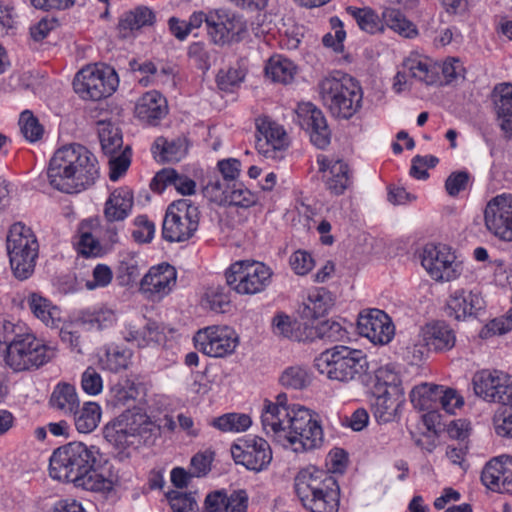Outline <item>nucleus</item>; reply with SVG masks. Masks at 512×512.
Masks as SVG:
<instances>
[{
    "label": "nucleus",
    "instance_id": "f257e3e1",
    "mask_svg": "<svg viewBox=\"0 0 512 512\" xmlns=\"http://www.w3.org/2000/svg\"><path fill=\"white\" fill-rule=\"evenodd\" d=\"M102 464L98 447L74 441L54 450L50 457L49 473L54 479L71 482L88 491L100 492L110 485L99 473Z\"/></svg>",
    "mask_w": 512,
    "mask_h": 512
},
{
    "label": "nucleus",
    "instance_id": "f03ea898",
    "mask_svg": "<svg viewBox=\"0 0 512 512\" xmlns=\"http://www.w3.org/2000/svg\"><path fill=\"white\" fill-rule=\"evenodd\" d=\"M47 177L54 189L67 194L79 193L98 179L97 158L81 144L65 145L50 159Z\"/></svg>",
    "mask_w": 512,
    "mask_h": 512
},
{
    "label": "nucleus",
    "instance_id": "7ed1b4c3",
    "mask_svg": "<svg viewBox=\"0 0 512 512\" xmlns=\"http://www.w3.org/2000/svg\"><path fill=\"white\" fill-rule=\"evenodd\" d=\"M295 493L302 506L310 512H338L340 488L328 472L309 466L294 479Z\"/></svg>",
    "mask_w": 512,
    "mask_h": 512
},
{
    "label": "nucleus",
    "instance_id": "20e7f679",
    "mask_svg": "<svg viewBox=\"0 0 512 512\" xmlns=\"http://www.w3.org/2000/svg\"><path fill=\"white\" fill-rule=\"evenodd\" d=\"M265 433L272 434L283 446L289 444L297 453L315 449L323 441L320 423L313 417L310 410L296 405L292 406L288 417L281 419L280 427L268 429Z\"/></svg>",
    "mask_w": 512,
    "mask_h": 512
},
{
    "label": "nucleus",
    "instance_id": "39448f33",
    "mask_svg": "<svg viewBox=\"0 0 512 512\" xmlns=\"http://www.w3.org/2000/svg\"><path fill=\"white\" fill-rule=\"evenodd\" d=\"M322 104L337 119L348 120L362 107L363 93L360 85L352 77L334 72L318 83Z\"/></svg>",
    "mask_w": 512,
    "mask_h": 512
},
{
    "label": "nucleus",
    "instance_id": "423d86ee",
    "mask_svg": "<svg viewBox=\"0 0 512 512\" xmlns=\"http://www.w3.org/2000/svg\"><path fill=\"white\" fill-rule=\"evenodd\" d=\"M314 366L328 379L347 383L366 374L369 363L362 350L337 345L316 357Z\"/></svg>",
    "mask_w": 512,
    "mask_h": 512
},
{
    "label": "nucleus",
    "instance_id": "0eeeda50",
    "mask_svg": "<svg viewBox=\"0 0 512 512\" xmlns=\"http://www.w3.org/2000/svg\"><path fill=\"white\" fill-rule=\"evenodd\" d=\"M156 425L141 408L127 409L104 428L107 441L119 448L149 443L155 435Z\"/></svg>",
    "mask_w": 512,
    "mask_h": 512
},
{
    "label": "nucleus",
    "instance_id": "6e6552de",
    "mask_svg": "<svg viewBox=\"0 0 512 512\" xmlns=\"http://www.w3.org/2000/svg\"><path fill=\"white\" fill-rule=\"evenodd\" d=\"M7 252L14 276L19 280L28 279L34 272L39 253L32 230L20 222L13 224L7 236Z\"/></svg>",
    "mask_w": 512,
    "mask_h": 512
},
{
    "label": "nucleus",
    "instance_id": "1a4fd4ad",
    "mask_svg": "<svg viewBox=\"0 0 512 512\" xmlns=\"http://www.w3.org/2000/svg\"><path fill=\"white\" fill-rule=\"evenodd\" d=\"M200 212L189 199L173 201L167 208L162 236L168 242H184L191 239L198 229Z\"/></svg>",
    "mask_w": 512,
    "mask_h": 512
},
{
    "label": "nucleus",
    "instance_id": "9d476101",
    "mask_svg": "<svg viewBox=\"0 0 512 512\" xmlns=\"http://www.w3.org/2000/svg\"><path fill=\"white\" fill-rule=\"evenodd\" d=\"M273 272L261 262L240 260L225 272L227 285L240 295H255L271 284Z\"/></svg>",
    "mask_w": 512,
    "mask_h": 512
},
{
    "label": "nucleus",
    "instance_id": "9b49d317",
    "mask_svg": "<svg viewBox=\"0 0 512 512\" xmlns=\"http://www.w3.org/2000/svg\"><path fill=\"white\" fill-rule=\"evenodd\" d=\"M56 356V349L38 339L31 331L9 346L6 363L14 371L38 369Z\"/></svg>",
    "mask_w": 512,
    "mask_h": 512
},
{
    "label": "nucleus",
    "instance_id": "f8f14e48",
    "mask_svg": "<svg viewBox=\"0 0 512 512\" xmlns=\"http://www.w3.org/2000/svg\"><path fill=\"white\" fill-rule=\"evenodd\" d=\"M118 85V75L109 66H86L76 74L73 80L74 91L82 99L92 101L111 96Z\"/></svg>",
    "mask_w": 512,
    "mask_h": 512
},
{
    "label": "nucleus",
    "instance_id": "ddd939ff",
    "mask_svg": "<svg viewBox=\"0 0 512 512\" xmlns=\"http://www.w3.org/2000/svg\"><path fill=\"white\" fill-rule=\"evenodd\" d=\"M421 264L436 281H452L462 272V263L456 261L451 248L445 244H426L421 255Z\"/></svg>",
    "mask_w": 512,
    "mask_h": 512
},
{
    "label": "nucleus",
    "instance_id": "4468645a",
    "mask_svg": "<svg viewBox=\"0 0 512 512\" xmlns=\"http://www.w3.org/2000/svg\"><path fill=\"white\" fill-rule=\"evenodd\" d=\"M483 220L489 234L501 241L512 242V194L502 193L487 201Z\"/></svg>",
    "mask_w": 512,
    "mask_h": 512
},
{
    "label": "nucleus",
    "instance_id": "2eb2a0df",
    "mask_svg": "<svg viewBox=\"0 0 512 512\" xmlns=\"http://www.w3.org/2000/svg\"><path fill=\"white\" fill-rule=\"evenodd\" d=\"M475 394L487 402L512 403V376L499 370H481L472 379Z\"/></svg>",
    "mask_w": 512,
    "mask_h": 512
},
{
    "label": "nucleus",
    "instance_id": "dca6fc26",
    "mask_svg": "<svg viewBox=\"0 0 512 512\" xmlns=\"http://www.w3.org/2000/svg\"><path fill=\"white\" fill-rule=\"evenodd\" d=\"M195 348L203 354L220 358L232 354L238 345V336L227 326H209L193 337Z\"/></svg>",
    "mask_w": 512,
    "mask_h": 512
},
{
    "label": "nucleus",
    "instance_id": "f3484780",
    "mask_svg": "<svg viewBox=\"0 0 512 512\" xmlns=\"http://www.w3.org/2000/svg\"><path fill=\"white\" fill-rule=\"evenodd\" d=\"M231 454L236 464L254 472L266 470L273 458L269 443L258 436L239 439L231 446Z\"/></svg>",
    "mask_w": 512,
    "mask_h": 512
},
{
    "label": "nucleus",
    "instance_id": "a211bd4d",
    "mask_svg": "<svg viewBox=\"0 0 512 512\" xmlns=\"http://www.w3.org/2000/svg\"><path fill=\"white\" fill-rule=\"evenodd\" d=\"M209 37L216 45L238 43L247 34L246 21L235 13L225 10L210 12Z\"/></svg>",
    "mask_w": 512,
    "mask_h": 512
},
{
    "label": "nucleus",
    "instance_id": "6ab92c4d",
    "mask_svg": "<svg viewBox=\"0 0 512 512\" xmlns=\"http://www.w3.org/2000/svg\"><path fill=\"white\" fill-rule=\"evenodd\" d=\"M177 271L167 262L150 267L139 283V291L150 300H162L173 290Z\"/></svg>",
    "mask_w": 512,
    "mask_h": 512
},
{
    "label": "nucleus",
    "instance_id": "aec40b11",
    "mask_svg": "<svg viewBox=\"0 0 512 512\" xmlns=\"http://www.w3.org/2000/svg\"><path fill=\"white\" fill-rule=\"evenodd\" d=\"M256 128L258 152L266 158H282V152L289 145V138L284 128L268 118L258 119Z\"/></svg>",
    "mask_w": 512,
    "mask_h": 512
},
{
    "label": "nucleus",
    "instance_id": "412c9836",
    "mask_svg": "<svg viewBox=\"0 0 512 512\" xmlns=\"http://www.w3.org/2000/svg\"><path fill=\"white\" fill-rule=\"evenodd\" d=\"M357 329L361 336L380 345L388 344L395 334V327L390 317L379 309L362 311L358 316Z\"/></svg>",
    "mask_w": 512,
    "mask_h": 512
},
{
    "label": "nucleus",
    "instance_id": "4be33fe9",
    "mask_svg": "<svg viewBox=\"0 0 512 512\" xmlns=\"http://www.w3.org/2000/svg\"><path fill=\"white\" fill-rule=\"evenodd\" d=\"M297 116L300 126L309 133L310 140L319 149H325L331 140V131L323 112L313 103L298 106Z\"/></svg>",
    "mask_w": 512,
    "mask_h": 512
},
{
    "label": "nucleus",
    "instance_id": "5701e85b",
    "mask_svg": "<svg viewBox=\"0 0 512 512\" xmlns=\"http://www.w3.org/2000/svg\"><path fill=\"white\" fill-rule=\"evenodd\" d=\"M483 308L484 301L480 294L463 288L453 290L446 301L447 315L457 321L477 316Z\"/></svg>",
    "mask_w": 512,
    "mask_h": 512
},
{
    "label": "nucleus",
    "instance_id": "b1692460",
    "mask_svg": "<svg viewBox=\"0 0 512 512\" xmlns=\"http://www.w3.org/2000/svg\"><path fill=\"white\" fill-rule=\"evenodd\" d=\"M317 164L320 172H328L326 175V188L334 195H342L352 183V175L349 166L343 160H329L326 156H319Z\"/></svg>",
    "mask_w": 512,
    "mask_h": 512
},
{
    "label": "nucleus",
    "instance_id": "393cba45",
    "mask_svg": "<svg viewBox=\"0 0 512 512\" xmlns=\"http://www.w3.org/2000/svg\"><path fill=\"white\" fill-rule=\"evenodd\" d=\"M168 112L166 99L156 90L146 92L135 106L136 117L148 125L155 126Z\"/></svg>",
    "mask_w": 512,
    "mask_h": 512
},
{
    "label": "nucleus",
    "instance_id": "a878e982",
    "mask_svg": "<svg viewBox=\"0 0 512 512\" xmlns=\"http://www.w3.org/2000/svg\"><path fill=\"white\" fill-rule=\"evenodd\" d=\"M492 97L498 125L505 138L512 139V84L497 85Z\"/></svg>",
    "mask_w": 512,
    "mask_h": 512
},
{
    "label": "nucleus",
    "instance_id": "bb28decb",
    "mask_svg": "<svg viewBox=\"0 0 512 512\" xmlns=\"http://www.w3.org/2000/svg\"><path fill=\"white\" fill-rule=\"evenodd\" d=\"M134 205L133 193L126 187L115 189L104 205V218L107 223L125 220Z\"/></svg>",
    "mask_w": 512,
    "mask_h": 512
},
{
    "label": "nucleus",
    "instance_id": "cd10ccee",
    "mask_svg": "<svg viewBox=\"0 0 512 512\" xmlns=\"http://www.w3.org/2000/svg\"><path fill=\"white\" fill-rule=\"evenodd\" d=\"M167 186H173L182 195H191L195 193L196 183L172 168H164L153 177L150 188L154 192L162 193Z\"/></svg>",
    "mask_w": 512,
    "mask_h": 512
},
{
    "label": "nucleus",
    "instance_id": "c85d7f7f",
    "mask_svg": "<svg viewBox=\"0 0 512 512\" xmlns=\"http://www.w3.org/2000/svg\"><path fill=\"white\" fill-rule=\"evenodd\" d=\"M423 339L426 346L435 351L450 350L456 342L454 330L444 321L427 324L423 329Z\"/></svg>",
    "mask_w": 512,
    "mask_h": 512
},
{
    "label": "nucleus",
    "instance_id": "c756f323",
    "mask_svg": "<svg viewBox=\"0 0 512 512\" xmlns=\"http://www.w3.org/2000/svg\"><path fill=\"white\" fill-rule=\"evenodd\" d=\"M155 21L156 15L150 8L138 6L120 17L118 31L122 38H127L133 31L152 26Z\"/></svg>",
    "mask_w": 512,
    "mask_h": 512
},
{
    "label": "nucleus",
    "instance_id": "7c9ffc66",
    "mask_svg": "<svg viewBox=\"0 0 512 512\" xmlns=\"http://www.w3.org/2000/svg\"><path fill=\"white\" fill-rule=\"evenodd\" d=\"M27 304L33 315L46 326H57L61 319L60 309L41 294L32 292L27 296Z\"/></svg>",
    "mask_w": 512,
    "mask_h": 512
},
{
    "label": "nucleus",
    "instance_id": "2f4dec72",
    "mask_svg": "<svg viewBox=\"0 0 512 512\" xmlns=\"http://www.w3.org/2000/svg\"><path fill=\"white\" fill-rule=\"evenodd\" d=\"M375 401L372 411L378 423H389L396 418L398 408L402 403V394L391 395L387 391L373 393Z\"/></svg>",
    "mask_w": 512,
    "mask_h": 512
},
{
    "label": "nucleus",
    "instance_id": "473e14b6",
    "mask_svg": "<svg viewBox=\"0 0 512 512\" xmlns=\"http://www.w3.org/2000/svg\"><path fill=\"white\" fill-rule=\"evenodd\" d=\"M440 390V385L422 383L411 390L410 401L414 408L420 411H429L428 416L433 417L434 410L438 408Z\"/></svg>",
    "mask_w": 512,
    "mask_h": 512
},
{
    "label": "nucleus",
    "instance_id": "72a5a7b5",
    "mask_svg": "<svg viewBox=\"0 0 512 512\" xmlns=\"http://www.w3.org/2000/svg\"><path fill=\"white\" fill-rule=\"evenodd\" d=\"M49 403L52 408L71 415L79 408V399L73 385L62 382L55 386Z\"/></svg>",
    "mask_w": 512,
    "mask_h": 512
},
{
    "label": "nucleus",
    "instance_id": "f704fd0d",
    "mask_svg": "<svg viewBox=\"0 0 512 512\" xmlns=\"http://www.w3.org/2000/svg\"><path fill=\"white\" fill-rule=\"evenodd\" d=\"M187 152L185 139L176 138L168 140L164 137H158L152 145L154 157L162 162H177Z\"/></svg>",
    "mask_w": 512,
    "mask_h": 512
},
{
    "label": "nucleus",
    "instance_id": "c9c22d12",
    "mask_svg": "<svg viewBox=\"0 0 512 512\" xmlns=\"http://www.w3.org/2000/svg\"><path fill=\"white\" fill-rule=\"evenodd\" d=\"M287 400V395L280 393L277 395L274 403L267 400L265 401V407L261 414V422L264 431L280 427L281 419L289 416L292 407L287 405Z\"/></svg>",
    "mask_w": 512,
    "mask_h": 512
},
{
    "label": "nucleus",
    "instance_id": "e433bc0d",
    "mask_svg": "<svg viewBox=\"0 0 512 512\" xmlns=\"http://www.w3.org/2000/svg\"><path fill=\"white\" fill-rule=\"evenodd\" d=\"M74 415L75 427L80 433H90L98 426L101 419V408L95 402H86Z\"/></svg>",
    "mask_w": 512,
    "mask_h": 512
},
{
    "label": "nucleus",
    "instance_id": "4c0bfd02",
    "mask_svg": "<svg viewBox=\"0 0 512 512\" xmlns=\"http://www.w3.org/2000/svg\"><path fill=\"white\" fill-rule=\"evenodd\" d=\"M400 377L392 365H385L375 371V383L372 393L387 391L391 395L402 394Z\"/></svg>",
    "mask_w": 512,
    "mask_h": 512
},
{
    "label": "nucleus",
    "instance_id": "58836bf2",
    "mask_svg": "<svg viewBox=\"0 0 512 512\" xmlns=\"http://www.w3.org/2000/svg\"><path fill=\"white\" fill-rule=\"evenodd\" d=\"M138 394L137 385L129 379H124L110 388L107 403L112 407H122L134 402Z\"/></svg>",
    "mask_w": 512,
    "mask_h": 512
},
{
    "label": "nucleus",
    "instance_id": "ea45409f",
    "mask_svg": "<svg viewBox=\"0 0 512 512\" xmlns=\"http://www.w3.org/2000/svg\"><path fill=\"white\" fill-rule=\"evenodd\" d=\"M296 67L287 58L271 57L265 67V73L273 82L287 84L292 81Z\"/></svg>",
    "mask_w": 512,
    "mask_h": 512
},
{
    "label": "nucleus",
    "instance_id": "a19ab883",
    "mask_svg": "<svg viewBox=\"0 0 512 512\" xmlns=\"http://www.w3.org/2000/svg\"><path fill=\"white\" fill-rule=\"evenodd\" d=\"M251 424L250 416L242 413H226L211 421V425L223 433L244 432Z\"/></svg>",
    "mask_w": 512,
    "mask_h": 512
},
{
    "label": "nucleus",
    "instance_id": "79ce46f5",
    "mask_svg": "<svg viewBox=\"0 0 512 512\" xmlns=\"http://www.w3.org/2000/svg\"><path fill=\"white\" fill-rule=\"evenodd\" d=\"M131 358L129 350H120L118 347H109L100 357L99 364L103 370L118 373L127 369Z\"/></svg>",
    "mask_w": 512,
    "mask_h": 512
},
{
    "label": "nucleus",
    "instance_id": "37998d69",
    "mask_svg": "<svg viewBox=\"0 0 512 512\" xmlns=\"http://www.w3.org/2000/svg\"><path fill=\"white\" fill-rule=\"evenodd\" d=\"M125 338L136 342L138 347H145L150 343H161L164 335L156 322L149 321L141 330H130Z\"/></svg>",
    "mask_w": 512,
    "mask_h": 512
},
{
    "label": "nucleus",
    "instance_id": "c03bdc74",
    "mask_svg": "<svg viewBox=\"0 0 512 512\" xmlns=\"http://www.w3.org/2000/svg\"><path fill=\"white\" fill-rule=\"evenodd\" d=\"M383 20L390 29L401 36L412 38L417 35L415 25L397 9H387L384 11Z\"/></svg>",
    "mask_w": 512,
    "mask_h": 512
},
{
    "label": "nucleus",
    "instance_id": "a18cd8bd",
    "mask_svg": "<svg viewBox=\"0 0 512 512\" xmlns=\"http://www.w3.org/2000/svg\"><path fill=\"white\" fill-rule=\"evenodd\" d=\"M98 134L102 150L105 154H117L122 148V135L119 129L111 123H100Z\"/></svg>",
    "mask_w": 512,
    "mask_h": 512
},
{
    "label": "nucleus",
    "instance_id": "49530a36",
    "mask_svg": "<svg viewBox=\"0 0 512 512\" xmlns=\"http://www.w3.org/2000/svg\"><path fill=\"white\" fill-rule=\"evenodd\" d=\"M404 67L409 71L410 75L424 82L427 85H433L437 82L438 71L433 65H430L426 60L420 59H407L404 62Z\"/></svg>",
    "mask_w": 512,
    "mask_h": 512
},
{
    "label": "nucleus",
    "instance_id": "de8ad7c7",
    "mask_svg": "<svg viewBox=\"0 0 512 512\" xmlns=\"http://www.w3.org/2000/svg\"><path fill=\"white\" fill-rule=\"evenodd\" d=\"M508 460H512V457L501 456L492 459L485 465L481 473V481L487 488L490 490L495 488V484L503 477V474H505L508 469Z\"/></svg>",
    "mask_w": 512,
    "mask_h": 512
},
{
    "label": "nucleus",
    "instance_id": "09e8293b",
    "mask_svg": "<svg viewBox=\"0 0 512 512\" xmlns=\"http://www.w3.org/2000/svg\"><path fill=\"white\" fill-rule=\"evenodd\" d=\"M30 329L21 322H13L4 316H0V343L9 346L20 341Z\"/></svg>",
    "mask_w": 512,
    "mask_h": 512
},
{
    "label": "nucleus",
    "instance_id": "8fccbe9b",
    "mask_svg": "<svg viewBox=\"0 0 512 512\" xmlns=\"http://www.w3.org/2000/svg\"><path fill=\"white\" fill-rule=\"evenodd\" d=\"M346 11L357 22L361 30L371 34L380 30L381 22L379 17L371 8L349 6L346 8Z\"/></svg>",
    "mask_w": 512,
    "mask_h": 512
},
{
    "label": "nucleus",
    "instance_id": "3c124183",
    "mask_svg": "<svg viewBox=\"0 0 512 512\" xmlns=\"http://www.w3.org/2000/svg\"><path fill=\"white\" fill-rule=\"evenodd\" d=\"M80 319L83 324L95 330L108 328L116 321L114 312L108 308H99L93 311L86 310L82 313Z\"/></svg>",
    "mask_w": 512,
    "mask_h": 512
},
{
    "label": "nucleus",
    "instance_id": "603ef678",
    "mask_svg": "<svg viewBox=\"0 0 512 512\" xmlns=\"http://www.w3.org/2000/svg\"><path fill=\"white\" fill-rule=\"evenodd\" d=\"M224 205L248 208L256 204L258 197L243 184L233 183Z\"/></svg>",
    "mask_w": 512,
    "mask_h": 512
},
{
    "label": "nucleus",
    "instance_id": "864d4df0",
    "mask_svg": "<svg viewBox=\"0 0 512 512\" xmlns=\"http://www.w3.org/2000/svg\"><path fill=\"white\" fill-rule=\"evenodd\" d=\"M280 382L286 388L301 390L309 385L310 379L305 368L292 366L284 370Z\"/></svg>",
    "mask_w": 512,
    "mask_h": 512
},
{
    "label": "nucleus",
    "instance_id": "5fc2aeb1",
    "mask_svg": "<svg viewBox=\"0 0 512 512\" xmlns=\"http://www.w3.org/2000/svg\"><path fill=\"white\" fill-rule=\"evenodd\" d=\"M167 497L174 512H198L199 510L196 493L171 491Z\"/></svg>",
    "mask_w": 512,
    "mask_h": 512
},
{
    "label": "nucleus",
    "instance_id": "6e6d98bb",
    "mask_svg": "<svg viewBox=\"0 0 512 512\" xmlns=\"http://www.w3.org/2000/svg\"><path fill=\"white\" fill-rule=\"evenodd\" d=\"M19 125L21 133L28 141L36 142L41 139L44 132L43 127L31 111L25 110L21 113Z\"/></svg>",
    "mask_w": 512,
    "mask_h": 512
},
{
    "label": "nucleus",
    "instance_id": "4d7b16f0",
    "mask_svg": "<svg viewBox=\"0 0 512 512\" xmlns=\"http://www.w3.org/2000/svg\"><path fill=\"white\" fill-rule=\"evenodd\" d=\"M318 339L327 342H338L347 338V330L335 320H325L317 325Z\"/></svg>",
    "mask_w": 512,
    "mask_h": 512
},
{
    "label": "nucleus",
    "instance_id": "13d9d810",
    "mask_svg": "<svg viewBox=\"0 0 512 512\" xmlns=\"http://www.w3.org/2000/svg\"><path fill=\"white\" fill-rule=\"evenodd\" d=\"M493 421L497 435L512 438V403L499 407Z\"/></svg>",
    "mask_w": 512,
    "mask_h": 512
},
{
    "label": "nucleus",
    "instance_id": "bf43d9fd",
    "mask_svg": "<svg viewBox=\"0 0 512 512\" xmlns=\"http://www.w3.org/2000/svg\"><path fill=\"white\" fill-rule=\"evenodd\" d=\"M131 149L126 146L118 155H110L109 159V178L111 181H117L129 168Z\"/></svg>",
    "mask_w": 512,
    "mask_h": 512
},
{
    "label": "nucleus",
    "instance_id": "052dcab7",
    "mask_svg": "<svg viewBox=\"0 0 512 512\" xmlns=\"http://www.w3.org/2000/svg\"><path fill=\"white\" fill-rule=\"evenodd\" d=\"M135 229L132 237L137 243H150L155 234V225L146 215H139L134 219Z\"/></svg>",
    "mask_w": 512,
    "mask_h": 512
},
{
    "label": "nucleus",
    "instance_id": "680f3d73",
    "mask_svg": "<svg viewBox=\"0 0 512 512\" xmlns=\"http://www.w3.org/2000/svg\"><path fill=\"white\" fill-rule=\"evenodd\" d=\"M140 276L138 260L134 257L123 259L118 267V280L121 285H131Z\"/></svg>",
    "mask_w": 512,
    "mask_h": 512
},
{
    "label": "nucleus",
    "instance_id": "e2e57ef3",
    "mask_svg": "<svg viewBox=\"0 0 512 512\" xmlns=\"http://www.w3.org/2000/svg\"><path fill=\"white\" fill-rule=\"evenodd\" d=\"M244 79L242 71L236 68L220 70L217 74V85L223 91H233Z\"/></svg>",
    "mask_w": 512,
    "mask_h": 512
},
{
    "label": "nucleus",
    "instance_id": "0e129e2a",
    "mask_svg": "<svg viewBox=\"0 0 512 512\" xmlns=\"http://www.w3.org/2000/svg\"><path fill=\"white\" fill-rule=\"evenodd\" d=\"M439 394L438 407H441L449 414H454L455 409L460 408L464 404L463 398L454 389L441 386Z\"/></svg>",
    "mask_w": 512,
    "mask_h": 512
},
{
    "label": "nucleus",
    "instance_id": "69168bd1",
    "mask_svg": "<svg viewBox=\"0 0 512 512\" xmlns=\"http://www.w3.org/2000/svg\"><path fill=\"white\" fill-rule=\"evenodd\" d=\"M81 387L89 395L99 394L103 389L101 375L93 367H88L81 376Z\"/></svg>",
    "mask_w": 512,
    "mask_h": 512
},
{
    "label": "nucleus",
    "instance_id": "338daca9",
    "mask_svg": "<svg viewBox=\"0 0 512 512\" xmlns=\"http://www.w3.org/2000/svg\"><path fill=\"white\" fill-rule=\"evenodd\" d=\"M328 309L327 303L324 301L320 292L309 295L307 302L304 304L302 314L306 318H318L323 316Z\"/></svg>",
    "mask_w": 512,
    "mask_h": 512
},
{
    "label": "nucleus",
    "instance_id": "774afa93",
    "mask_svg": "<svg viewBox=\"0 0 512 512\" xmlns=\"http://www.w3.org/2000/svg\"><path fill=\"white\" fill-rule=\"evenodd\" d=\"M229 190L230 185L225 184L218 178L209 180L204 187V193L209 196L212 201L219 204H225Z\"/></svg>",
    "mask_w": 512,
    "mask_h": 512
}]
</instances>
